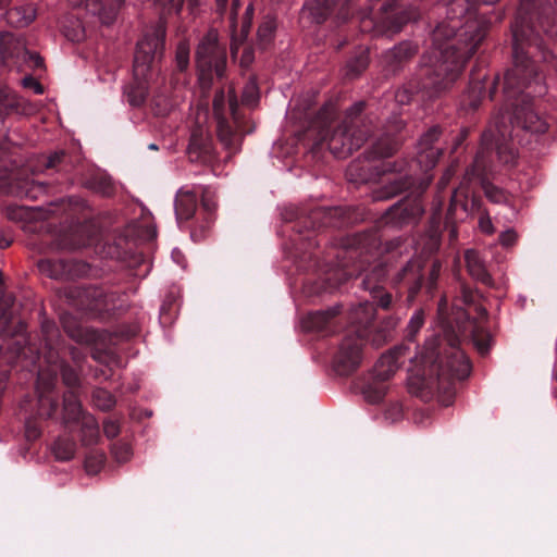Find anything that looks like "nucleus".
I'll list each match as a JSON object with an SVG mask.
<instances>
[{"label":"nucleus","mask_w":557,"mask_h":557,"mask_svg":"<svg viewBox=\"0 0 557 557\" xmlns=\"http://www.w3.org/2000/svg\"><path fill=\"white\" fill-rule=\"evenodd\" d=\"M463 63V53L451 44L434 48L430 55L424 57L425 74L430 85L436 89L448 87L457 77Z\"/></svg>","instance_id":"39448f33"},{"label":"nucleus","mask_w":557,"mask_h":557,"mask_svg":"<svg viewBox=\"0 0 557 557\" xmlns=\"http://www.w3.org/2000/svg\"><path fill=\"white\" fill-rule=\"evenodd\" d=\"M74 7H85L94 14L101 15L104 11L114 12L124 0H70Z\"/></svg>","instance_id":"4468645a"},{"label":"nucleus","mask_w":557,"mask_h":557,"mask_svg":"<svg viewBox=\"0 0 557 557\" xmlns=\"http://www.w3.org/2000/svg\"><path fill=\"white\" fill-rule=\"evenodd\" d=\"M465 258L470 275L476 281L485 283L487 281V270L484 259L472 249L467 250Z\"/></svg>","instance_id":"2eb2a0df"},{"label":"nucleus","mask_w":557,"mask_h":557,"mask_svg":"<svg viewBox=\"0 0 557 557\" xmlns=\"http://www.w3.org/2000/svg\"><path fill=\"white\" fill-rule=\"evenodd\" d=\"M494 249L496 250L497 246H495L493 248L490 246V255H493V258L496 260L497 263L503 262V260L505 259V256L498 253V251H494Z\"/></svg>","instance_id":"ea45409f"},{"label":"nucleus","mask_w":557,"mask_h":557,"mask_svg":"<svg viewBox=\"0 0 557 557\" xmlns=\"http://www.w3.org/2000/svg\"><path fill=\"white\" fill-rule=\"evenodd\" d=\"M438 136L440 129L437 127H433L420 138L417 163L423 170L433 168L441 156V149L433 147V144L438 139Z\"/></svg>","instance_id":"6e6552de"},{"label":"nucleus","mask_w":557,"mask_h":557,"mask_svg":"<svg viewBox=\"0 0 557 557\" xmlns=\"http://www.w3.org/2000/svg\"><path fill=\"white\" fill-rule=\"evenodd\" d=\"M333 3L330 0H310L302 8V15L314 23H322L332 13Z\"/></svg>","instance_id":"9b49d317"},{"label":"nucleus","mask_w":557,"mask_h":557,"mask_svg":"<svg viewBox=\"0 0 557 557\" xmlns=\"http://www.w3.org/2000/svg\"><path fill=\"white\" fill-rule=\"evenodd\" d=\"M218 133L221 141H223L225 146H231L233 140L230 127L224 123L223 119H218Z\"/></svg>","instance_id":"cd10ccee"},{"label":"nucleus","mask_w":557,"mask_h":557,"mask_svg":"<svg viewBox=\"0 0 557 557\" xmlns=\"http://www.w3.org/2000/svg\"><path fill=\"white\" fill-rule=\"evenodd\" d=\"M75 442L70 438H59L52 446L54 457L60 461H67L75 454Z\"/></svg>","instance_id":"dca6fc26"},{"label":"nucleus","mask_w":557,"mask_h":557,"mask_svg":"<svg viewBox=\"0 0 557 557\" xmlns=\"http://www.w3.org/2000/svg\"><path fill=\"white\" fill-rule=\"evenodd\" d=\"M424 324V312L423 310H417L407 325V338L413 339L417 333L421 330Z\"/></svg>","instance_id":"6ab92c4d"},{"label":"nucleus","mask_w":557,"mask_h":557,"mask_svg":"<svg viewBox=\"0 0 557 557\" xmlns=\"http://www.w3.org/2000/svg\"><path fill=\"white\" fill-rule=\"evenodd\" d=\"M63 380L67 385H74L77 383V376L74 372L64 370Z\"/></svg>","instance_id":"e433bc0d"},{"label":"nucleus","mask_w":557,"mask_h":557,"mask_svg":"<svg viewBox=\"0 0 557 557\" xmlns=\"http://www.w3.org/2000/svg\"><path fill=\"white\" fill-rule=\"evenodd\" d=\"M236 107H237L236 97L231 96L230 97V109H231L233 115H235Z\"/></svg>","instance_id":"09e8293b"},{"label":"nucleus","mask_w":557,"mask_h":557,"mask_svg":"<svg viewBox=\"0 0 557 557\" xmlns=\"http://www.w3.org/2000/svg\"><path fill=\"white\" fill-rule=\"evenodd\" d=\"M488 227H490V235H491L494 232V226H493V223L491 220H490Z\"/></svg>","instance_id":"13d9d810"},{"label":"nucleus","mask_w":557,"mask_h":557,"mask_svg":"<svg viewBox=\"0 0 557 557\" xmlns=\"http://www.w3.org/2000/svg\"><path fill=\"white\" fill-rule=\"evenodd\" d=\"M29 58L33 61L35 67H42L44 60H42V58L40 55H38V54H30Z\"/></svg>","instance_id":"a19ab883"},{"label":"nucleus","mask_w":557,"mask_h":557,"mask_svg":"<svg viewBox=\"0 0 557 557\" xmlns=\"http://www.w3.org/2000/svg\"><path fill=\"white\" fill-rule=\"evenodd\" d=\"M8 100H9V89L8 88H0V113L2 114L3 111L8 107Z\"/></svg>","instance_id":"473e14b6"},{"label":"nucleus","mask_w":557,"mask_h":557,"mask_svg":"<svg viewBox=\"0 0 557 557\" xmlns=\"http://www.w3.org/2000/svg\"><path fill=\"white\" fill-rule=\"evenodd\" d=\"M172 258L177 264L182 265V268H185L184 256L180 249L175 248L172 250Z\"/></svg>","instance_id":"4c0bfd02"},{"label":"nucleus","mask_w":557,"mask_h":557,"mask_svg":"<svg viewBox=\"0 0 557 557\" xmlns=\"http://www.w3.org/2000/svg\"><path fill=\"white\" fill-rule=\"evenodd\" d=\"M374 306L366 301L352 310L351 320L355 324L354 335L349 333L341 343L334 360L335 371L341 375H347L355 371L362 360V337L368 336V327L374 318Z\"/></svg>","instance_id":"20e7f679"},{"label":"nucleus","mask_w":557,"mask_h":557,"mask_svg":"<svg viewBox=\"0 0 557 557\" xmlns=\"http://www.w3.org/2000/svg\"><path fill=\"white\" fill-rule=\"evenodd\" d=\"M216 2H218L219 7L224 8L226 2H227V0H216Z\"/></svg>","instance_id":"864d4df0"},{"label":"nucleus","mask_w":557,"mask_h":557,"mask_svg":"<svg viewBox=\"0 0 557 557\" xmlns=\"http://www.w3.org/2000/svg\"><path fill=\"white\" fill-rule=\"evenodd\" d=\"M393 150H394V148H393V147H388V148H386L385 150H379V149H376V150H375V154H376L377 157H380V158H385V157H388V156L392 153V151H393Z\"/></svg>","instance_id":"c03bdc74"},{"label":"nucleus","mask_w":557,"mask_h":557,"mask_svg":"<svg viewBox=\"0 0 557 557\" xmlns=\"http://www.w3.org/2000/svg\"><path fill=\"white\" fill-rule=\"evenodd\" d=\"M493 92H494V86L493 87L490 86V91H488L490 99L492 98Z\"/></svg>","instance_id":"052dcab7"},{"label":"nucleus","mask_w":557,"mask_h":557,"mask_svg":"<svg viewBox=\"0 0 557 557\" xmlns=\"http://www.w3.org/2000/svg\"><path fill=\"white\" fill-rule=\"evenodd\" d=\"M259 99L258 86L255 81H250L244 88L243 102L249 107L257 103Z\"/></svg>","instance_id":"412c9836"},{"label":"nucleus","mask_w":557,"mask_h":557,"mask_svg":"<svg viewBox=\"0 0 557 557\" xmlns=\"http://www.w3.org/2000/svg\"><path fill=\"white\" fill-rule=\"evenodd\" d=\"M488 143H490V147L492 146V138L490 137L488 139Z\"/></svg>","instance_id":"69168bd1"},{"label":"nucleus","mask_w":557,"mask_h":557,"mask_svg":"<svg viewBox=\"0 0 557 557\" xmlns=\"http://www.w3.org/2000/svg\"><path fill=\"white\" fill-rule=\"evenodd\" d=\"M104 457L102 454H94L86 458L85 468L90 474L97 473L103 465Z\"/></svg>","instance_id":"393cba45"},{"label":"nucleus","mask_w":557,"mask_h":557,"mask_svg":"<svg viewBox=\"0 0 557 557\" xmlns=\"http://www.w3.org/2000/svg\"><path fill=\"white\" fill-rule=\"evenodd\" d=\"M26 52L23 44L10 33L0 35V60L7 62Z\"/></svg>","instance_id":"f8f14e48"},{"label":"nucleus","mask_w":557,"mask_h":557,"mask_svg":"<svg viewBox=\"0 0 557 557\" xmlns=\"http://www.w3.org/2000/svg\"><path fill=\"white\" fill-rule=\"evenodd\" d=\"M473 341H474V344L478 346L479 350L484 354L486 351V346L484 343H482L481 339L476 338L475 335H473Z\"/></svg>","instance_id":"a18cd8bd"},{"label":"nucleus","mask_w":557,"mask_h":557,"mask_svg":"<svg viewBox=\"0 0 557 557\" xmlns=\"http://www.w3.org/2000/svg\"><path fill=\"white\" fill-rule=\"evenodd\" d=\"M113 454L119 462H125L131 458L132 450L127 444H120L114 446Z\"/></svg>","instance_id":"bb28decb"},{"label":"nucleus","mask_w":557,"mask_h":557,"mask_svg":"<svg viewBox=\"0 0 557 557\" xmlns=\"http://www.w3.org/2000/svg\"><path fill=\"white\" fill-rule=\"evenodd\" d=\"M366 140V134L360 131L354 121H345L334 131L329 139V148L336 158H346L354 150L359 149Z\"/></svg>","instance_id":"0eeeda50"},{"label":"nucleus","mask_w":557,"mask_h":557,"mask_svg":"<svg viewBox=\"0 0 557 557\" xmlns=\"http://www.w3.org/2000/svg\"><path fill=\"white\" fill-rule=\"evenodd\" d=\"M164 48V30L161 26L147 33L137 44L134 59V79L124 94L133 107L140 106L147 96L149 81L154 76L156 63Z\"/></svg>","instance_id":"7ed1b4c3"},{"label":"nucleus","mask_w":557,"mask_h":557,"mask_svg":"<svg viewBox=\"0 0 557 557\" xmlns=\"http://www.w3.org/2000/svg\"><path fill=\"white\" fill-rule=\"evenodd\" d=\"M202 206L207 211H212L215 208V203L209 201L207 198L202 199Z\"/></svg>","instance_id":"49530a36"},{"label":"nucleus","mask_w":557,"mask_h":557,"mask_svg":"<svg viewBox=\"0 0 557 557\" xmlns=\"http://www.w3.org/2000/svg\"><path fill=\"white\" fill-rule=\"evenodd\" d=\"M518 240V235L512 228H507L499 233L498 235V245L504 249L511 248L516 245Z\"/></svg>","instance_id":"b1692460"},{"label":"nucleus","mask_w":557,"mask_h":557,"mask_svg":"<svg viewBox=\"0 0 557 557\" xmlns=\"http://www.w3.org/2000/svg\"><path fill=\"white\" fill-rule=\"evenodd\" d=\"M231 50L233 55L237 53V48L234 45H232Z\"/></svg>","instance_id":"4d7b16f0"},{"label":"nucleus","mask_w":557,"mask_h":557,"mask_svg":"<svg viewBox=\"0 0 557 557\" xmlns=\"http://www.w3.org/2000/svg\"><path fill=\"white\" fill-rule=\"evenodd\" d=\"M498 83H499V77L497 76L495 79V84H498Z\"/></svg>","instance_id":"0e129e2a"},{"label":"nucleus","mask_w":557,"mask_h":557,"mask_svg":"<svg viewBox=\"0 0 557 557\" xmlns=\"http://www.w3.org/2000/svg\"><path fill=\"white\" fill-rule=\"evenodd\" d=\"M252 60H253L252 50L245 49V51L243 52L242 58H240V64L243 66H248L252 62Z\"/></svg>","instance_id":"72a5a7b5"},{"label":"nucleus","mask_w":557,"mask_h":557,"mask_svg":"<svg viewBox=\"0 0 557 557\" xmlns=\"http://www.w3.org/2000/svg\"><path fill=\"white\" fill-rule=\"evenodd\" d=\"M197 67L200 78L210 76L215 73L218 77H222L226 66L225 49L218 42V33L210 30L200 41L196 52Z\"/></svg>","instance_id":"423d86ee"},{"label":"nucleus","mask_w":557,"mask_h":557,"mask_svg":"<svg viewBox=\"0 0 557 557\" xmlns=\"http://www.w3.org/2000/svg\"><path fill=\"white\" fill-rule=\"evenodd\" d=\"M224 92L221 91V92H218L214 97V100H213V109H214V113L216 115V119H222L221 114H222V110H223V107H224Z\"/></svg>","instance_id":"7c9ffc66"},{"label":"nucleus","mask_w":557,"mask_h":557,"mask_svg":"<svg viewBox=\"0 0 557 557\" xmlns=\"http://www.w3.org/2000/svg\"><path fill=\"white\" fill-rule=\"evenodd\" d=\"M401 50H403V46H400V47L396 48V49H395V54H396V55H400Z\"/></svg>","instance_id":"5fc2aeb1"},{"label":"nucleus","mask_w":557,"mask_h":557,"mask_svg":"<svg viewBox=\"0 0 557 557\" xmlns=\"http://www.w3.org/2000/svg\"><path fill=\"white\" fill-rule=\"evenodd\" d=\"M488 286L490 288L493 287V280H492V273L490 272V283H488Z\"/></svg>","instance_id":"bf43d9fd"},{"label":"nucleus","mask_w":557,"mask_h":557,"mask_svg":"<svg viewBox=\"0 0 557 557\" xmlns=\"http://www.w3.org/2000/svg\"><path fill=\"white\" fill-rule=\"evenodd\" d=\"M513 66L504 77V92L509 106L496 121V156L504 165H513L517 148L516 129L544 134L548 122L535 111L534 98L546 92L537 63L557 70V14L548 0H520L513 23Z\"/></svg>","instance_id":"f257e3e1"},{"label":"nucleus","mask_w":557,"mask_h":557,"mask_svg":"<svg viewBox=\"0 0 557 557\" xmlns=\"http://www.w3.org/2000/svg\"><path fill=\"white\" fill-rule=\"evenodd\" d=\"M49 265V262L47 261H42L39 263V268L41 269V271H47L46 268Z\"/></svg>","instance_id":"603ef678"},{"label":"nucleus","mask_w":557,"mask_h":557,"mask_svg":"<svg viewBox=\"0 0 557 557\" xmlns=\"http://www.w3.org/2000/svg\"><path fill=\"white\" fill-rule=\"evenodd\" d=\"M335 310L320 311L314 314V317L321 321H326L330 317L335 315Z\"/></svg>","instance_id":"58836bf2"},{"label":"nucleus","mask_w":557,"mask_h":557,"mask_svg":"<svg viewBox=\"0 0 557 557\" xmlns=\"http://www.w3.org/2000/svg\"><path fill=\"white\" fill-rule=\"evenodd\" d=\"M397 322L394 320H389L386 322L384 329L380 330L375 335H373L370 341L373 345L380 346L385 343L389 337L393 329L396 326Z\"/></svg>","instance_id":"4be33fe9"},{"label":"nucleus","mask_w":557,"mask_h":557,"mask_svg":"<svg viewBox=\"0 0 557 557\" xmlns=\"http://www.w3.org/2000/svg\"><path fill=\"white\" fill-rule=\"evenodd\" d=\"M274 32V24L271 21L264 22L258 29V37L261 41H268Z\"/></svg>","instance_id":"c756f323"},{"label":"nucleus","mask_w":557,"mask_h":557,"mask_svg":"<svg viewBox=\"0 0 557 557\" xmlns=\"http://www.w3.org/2000/svg\"><path fill=\"white\" fill-rule=\"evenodd\" d=\"M36 17V9L32 4H26L11 9L7 12L8 22L14 27H25Z\"/></svg>","instance_id":"ddd939ff"},{"label":"nucleus","mask_w":557,"mask_h":557,"mask_svg":"<svg viewBox=\"0 0 557 557\" xmlns=\"http://www.w3.org/2000/svg\"><path fill=\"white\" fill-rule=\"evenodd\" d=\"M366 66H367V58L366 57H361L360 59H358V67L356 70L351 67V71H354L355 74L357 75Z\"/></svg>","instance_id":"79ce46f5"},{"label":"nucleus","mask_w":557,"mask_h":557,"mask_svg":"<svg viewBox=\"0 0 557 557\" xmlns=\"http://www.w3.org/2000/svg\"><path fill=\"white\" fill-rule=\"evenodd\" d=\"M443 338H428L423 351L416 356L413 362L418 369L409 379V384L418 380V389L431 387L432 381L441 374H450L453 377L463 380L470 373V363L459 349V338L445 323L441 325Z\"/></svg>","instance_id":"f03ea898"},{"label":"nucleus","mask_w":557,"mask_h":557,"mask_svg":"<svg viewBox=\"0 0 557 557\" xmlns=\"http://www.w3.org/2000/svg\"><path fill=\"white\" fill-rule=\"evenodd\" d=\"M363 394L368 401L379 403L381 399H383L385 391L381 387L373 389L371 386H369L363 391Z\"/></svg>","instance_id":"c85d7f7f"},{"label":"nucleus","mask_w":557,"mask_h":557,"mask_svg":"<svg viewBox=\"0 0 557 557\" xmlns=\"http://www.w3.org/2000/svg\"><path fill=\"white\" fill-rule=\"evenodd\" d=\"M391 301H392V297H391V295L385 294V295H383V296L380 298L379 304H380V306H381L382 308H387V307L389 306Z\"/></svg>","instance_id":"37998d69"},{"label":"nucleus","mask_w":557,"mask_h":557,"mask_svg":"<svg viewBox=\"0 0 557 557\" xmlns=\"http://www.w3.org/2000/svg\"><path fill=\"white\" fill-rule=\"evenodd\" d=\"M64 410L70 420H75L81 414V403L72 392L64 395Z\"/></svg>","instance_id":"f3484780"},{"label":"nucleus","mask_w":557,"mask_h":557,"mask_svg":"<svg viewBox=\"0 0 557 557\" xmlns=\"http://www.w3.org/2000/svg\"><path fill=\"white\" fill-rule=\"evenodd\" d=\"M176 63L180 70H185L189 62V45L186 41H181L176 48Z\"/></svg>","instance_id":"5701e85b"},{"label":"nucleus","mask_w":557,"mask_h":557,"mask_svg":"<svg viewBox=\"0 0 557 557\" xmlns=\"http://www.w3.org/2000/svg\"><path fill=\"white\" fill-rule=\"evenodd\" d=\"M488 347L491 348L492 347V335L490 334V344H488Z\"/></svg>","instance_id":"680f3d73"},{"label":"nucleus","mask_w":557,"mask_h":557,"mask_svg":"<svg viewBox=\"0 0 557 557\" xmlns=\"http://www.w3.org/2000/svg\"><path fill=\"white\" fill-rule=\"evenodd\" d=\"M405 351V348H395L382 355L375 364V376L382 381L389 379L397 371L399 359L404 356Z\"/></svg>","instance_id":"1a4fd4ad"},{"label":"nucleus","mask_w":557,"mask_h":557,"mask_svg":"<svg viewBox=\"0 0 557 557\" xmlns=\"http://www.w3.org/2000/svg\"><path fill=\"white\" fill-rule=\"evenodd\" d=\"M94 404L101 410H109L114 405V398L110 392L98 388L92 394Z\"/></svg>","instance_id":"a211bd4d"},{"label":"nucleus","mask_w":557,"mask_h":557,"mask_svg":"<svg viewBox=\"0 0 557 557\" xmlns=\"http://www.w3.org/2000/svg\"><path fill=\"white\" fill-rule=\"evenodd\" d=\"M362 109H363V102H358L351 107L350 112L359 113L362 111Z\"/></svg>","instance_id":"8fccbe9b"},{"label":"nucleus","mask_w":557,"mask_h":557,"mask_svg":"<svg viewBox=\"0 0 557 557\" xmlns=\"http://www.w3.org/2000/svg\"><path fill=\"white\" fill-rule=\"evenodd\" d=\"M150 149H157V147L152 144L149 146Z\"/></svg>","instance_id":"e2e57ef3"},{"label":"nucleus","mask_w":557,"mask_h":557,"mask_svg":"<svg viewBox=\"0 0 557 557\" xmlns=\"http://www.w3.org/2000/svg\"><path fill=\"white\" fill-rule=\"evenodd\" d=\"M445 34V25L441 24L436 27L434 32L435 39H438L441 36Z\"/></svg>","instance_id":"de8ad7c7"},{"label":"nucleus","mask_w":557,"mask_h":557,"mask_svg":"<svg viewBox=\"0 0 557 557\" xmlns=\"http://www.w3.org/2000/svg\"><path fill=\"white\" fill-rule=\"evenodd\" d=\"M104 433L108 437H114L117 435V426L114 422H107L104 424Z\"/></svg>","instance_id":"c9c22d12"},{"label":"nucleus","mask_w":557,"mask_h":557,"mask_svg":"<svg viewBox=\"0 0 557 557\" xmlns=\"http://www.w3.org/2000/svg\"><path fill=\"white\" fill-rule=\"evenodd\" d=\"M39 433H40L39 430L35 425L27 423L25 435L28 440L37 438L39 436Z\"/></svg>","instance_id":"f704fd0d"},{"label":"nucleus","mask_w":557,"mask_h":557,"mask_svg":"<svg viewBox=\"0 0 557 557\" xmlns=\"http://www.w3.org/2000/svg\"><path fill=\"white\" fill-rule=\"evenodd\" d=\"M10 244H11V243H10V240L1 239V238H0V247H1V248H7V247H9V246H10Z\"/></svg>","instance_id":"3c124183"},{"label":"nucleus","mask_w":557,"mask_h":557,"mask_svg":"<svg viewBox=\"0 0 557 557\" xmlns=\"http://www.w3.org/2000/svg\"><path fill=\"white\" fill-rule=\"evenodd\" d=\"M11 0H0V7L7 5Z\"/></svg>","instance_id":"6e6d98bb"},{"label":"nucleus","mask_w":557,"mask_h":557,"mask_svg":"<svg viewBox=\"0 0 557 557\" xmlns=\"http://www.w3.org/2000/svg\"><path fill=\"white\" fill-rule=\"evenodd\" d=\"M197 207V191L181 188L175 198V215L178 221L190 219Z\"/></svg>","instance_id":"9d476101"},{"label":"nucleus","mask_w":557,"mask_h":557,"mask_svg":"<svg viewBox=\"0 0 557 557\" xmlns=\"http://www.w3.org/2000/svg\"><path fill=\"white\" fill-rule=\"evenodd\" d=\"M174 106H175L174 102L171 101L163 94H157L153 97L154 112L158 115H165V114H168L174 108Z\"/></svg>","instance_id":"aec40b11"},{"label":"nucleus","mask_w":557,"mask_h":557,"mask_svg":"<svg viewBox=\"0 0 557 557\" xmlns=\"http://www.w3.org/2000/svg\"><path fill=\"white\" fill-rule=\"evenodd\" d=\"M23 85L25 87L32 88L34 92L37 95H41L44 92V87L41 86V84L33 77H25L23 79Z\"/></svg>","instance_id":"2f4dec72"},{"label":"nucleus","mask_w":557,"mask_h":557,"mask_svg":"<svg viewBox=\"0 0 557 557\" xmlns=\"http://www.w3.org/2000/svg\"><path fill=\"white\" fill-rule=\"evenodd\" d=\"M509 195L490 182V202L506 203Z\"/></svg>","instance_id":"a878e982"}]
</instances>
